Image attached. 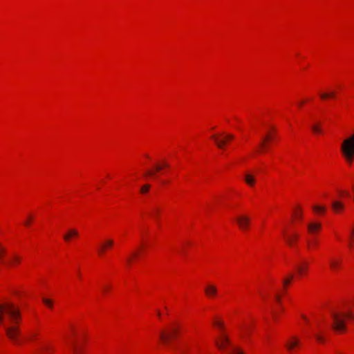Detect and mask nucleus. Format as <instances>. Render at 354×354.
Here are the masks:
<instances>
[{
  "instance_id": "1",
  "label": "nucleus",
  "mask_w": 354,
  "mask_h": 354,
  "mask_svg": "<svg viewBox=\"0 0 354 354\" xmlns=\"http://www.w3.org/2000/svg\"><path fill=\"white\" fill-rule=\"evenodd\" d=\"M8 315L10 324L6 328L7 337L14 344H21V331L19 324L21 322V314L19 308L12 303L5 302L0 304V326L3 322L4 316Z\"/></svg>"
},
{
  "instance_id": "33",
  "label": "nucleus",
  "mask_w": 354,
  "mask_h": 354,
  "mask_svg": "<svg viewBox=\"0 0 354 354\" xmlns=\"http://www.w3.org/2000/svg\"><path fill=\"white\" fill-rule=\"evenodd\" d=\"M6 254V247L0 243V263H5L3 261V258Z\"/></svg>"
},
{
  "instance_id": "29",
  "label": "nucleus",
  "mask_w": 354,
  "mask_h": 354,
  "mask_svg": "<svg viewBox=\"0 0 354 354\" xmlns=\"http://www.w3.org/2000/svg\"><path fill=\"white\" fill-rule=\"evenodd\" d=\"M313 211L316 214L324 215L326 212V207L324 206L315 205L313 207Z\"/></svg>"
},
{
  "instance_id": "20",
  "label": "nucleus",
  "mask_w": 354,
  "mask_h": 354,
  "mask_svg": "<svg viewBox=\"0 0 354 354\" xmlns=\"http://www.w3.org/2000/svg\"><path fill=\"white\" fill-rule=\"evenodd\" d=\"M213 326L217 330V334L227 333V328L224 321L220 317H216L213 320Z\"/></svg>"
},
{
  "instance_id": "8",
  "label": "nucleus",
  "mask_w": 354,
  "mask_h": 354,
  "mask_svg": "<svg viewBox=\"0 0 354 354\" xmlns=\"http://www.w3.org/2000/svg\"><path fill=\"white\" fill-rule=\"evenodd\" d=\"M322 229L323 225L320 221L312 220L306 223V232L310 236H317L322 232Z\"/></svg>"
},
{
  "instance_id": "5",
  "label": "nucleus",
  "mask_w": 354,
  "mask_h": 354,
  "mask_svg": "<svg viewBox=\"0 0 354 354\" xmlns=\"http://www.w3.org/2000/svg\"><path fill=\"white\" fill-rule=\"evenodd\" d=\"M276 137V129L274 127H268L266 129V132L262 137V139L259 144L257 151L259 153H266L271 144L274 142Z\"/></svg>"
},
{
  "instance_id": "23",
  "label": "nucleus",
  "mask_w": 354,
  "mask_h": 354,
  "mask_svg": "<svg viewBox=\"0 0 354 354\" xmlns=\"http://www.w3.org/2000/svg\"><path fill=\"white\" fill-rule=\"evenodd\" d=\"M40 337V331L39 329H32L30 330L27 335L26 339L29 342H36Z\"/></svg>"
},
{
  "instance_id": "32",
  "label": "nucleus",
  "mask_w": 354,
  "mask_h": 354,
  "mask_svg": "<svg viewBox=\"0 0 354 354\" xmlns=\"http://www.w3.org/2000/svg\"><path fill=\"white\" fill-rule=\"evenodd\" d=\"M338 197L342 200L350 198L351 194L348 190H340L338 193Z\"/></svg>"
},
{
  "instance_id": "14",
  "label": "nucleus",
  "mask_w": 354,
  "mask_h": 354,
  "mask_svg": "<svg viewBox=\"0 0 354 354\" xmlns=\"http://www.w3.org/2000/svg\"><path fill=\"white\" fill-rule=\"evenodd\" d=\"M114 240L112 239H105L102 241V243L99 245L98 248V254L100 256L104 255L106 251L111 250L114 245Z\"/></svg>"
},
{
  "instance_id": "25",
  "label": "nucleus",
  "mask_w": 354,
  "mask_h": 354,
  "mask_svg": "<svg viewBox=\"0 0 354 354\" xmlns=\"http://www.w3.org/2000/svg\"><path fill=\"white\" fill-rule=\"evenodd\" d=\"M276 301L277 304L279 305V307H276L275 308L272 309L271 315L273 319H277L280 312L282 310L280 306L281 303V299L279 296L276 297Z\"/></svg>"
},
{
  "instance_id": "26",
  "label": "nucleus",
  "mask_w": 354,
  "mask_h": 354,
  "mask_svg": "<svg viewBox=\"0 0 354 354\" xmlns=\"http://www.w3.org/2000/svg\"><path fill=\"white\" fill-rule=\"evenodd\" d=\"M295 279V274L293 273H289L283 279V288L287 289Z\"/></svg>"
},
{
  "instance_id": "39",
  "label": "nucleus",
  "mask_w": 354,
  "mask_h": 354,
  "mask_svg": "<svg viewBox=\"0 0 354 354\" xmlns=\"http://www.w3.org/2000/svg\"><path fill=\"white\" fill-rule=\"evenodd\" d=\"M33 221V216L32 215H29L27 216V218L24 221V225L26 227H29L31 225Z\"/></svg>"
},
{
  "instance_id": "28",
  "label": "nucleus",
  "mask_w": 354,
  "mask_h": 354,
  "mask_svg": "<svg viewBox=\"0 0 354 354\" xmlns=\"http://www.w3.org/2000/svg\"><path fill=\"white\" fill-rule=\"evenodd\" d=\"M332 239L334 242L340 243L343 241L342 234L337 230H334L332 232Z\"/></svg>"
},
{
  "instance_id": "30",
  "label": "nucleus",
  "mask_w": 354,
  "mask_h": 354,
  "mask_svg": "<svg viewBox=\"0 0 354 354\" xmlns=\"http://www.w3.org/2000/svg\"><path fill=\"white\" fill-rule=\"evenodd\" d=\"M311 130L314 134L319 135L322 133V126L319 123H314L311 126Z\"/></svg>"
},
{
  "instance_id": "13",
  "label": "nucleus",
  "mask_w": 354,
  "mask_h": 354,
  "mask_svg": "<svg viewBox=\"0 0 354 354\" xmlns=\"http://www.w3.org/2000/svg\"><path fill=\"white\" fill-rule=\"evenodd\" d=\"M309 263L307 261H302L297 264L295 267L297 278L306 277L308 273Z\"/></svg>"
},
{
  "instance_id": "42",
  "label": "nucleus",
  "mask_w": 354,
  "mask_h": 354,
  "mask_svg": "<svg viewBox=\"0 0 354 354\" xmlns=\"http://www.w3.org/2000/svg\"><path fill=\"white\" fill-rule=\"evenodd\" d=\"M158 316H160V311H158Z\"/></svg>"
},
{
  "instance_id": "31",
  "label": "nucleus",
  "mask_w": 354,
  "mask_h": 354,
  "mask_svg": "<svg viewBox=\"0 0 354 354\" xmlns=\"http://www.w3.org/2000/svg\"><path fill=\"white\" fill-rule=\"evenodd\" d=\"M228 354H245L243 350L239 346H232L227 352Z\"/></svg>"
},
{
  "instance_id": "7",
  "label": "nucleus",
  "mask_w": 354,
  "mask_h": 354,
  "mask_svg": "<svg viewBox=\"0 0 354 354\" xmlns=\"http://www.w3.org/2000/svg\"><path fill=\"white\" fill-rule=\"evenodd\" d=\"M214 343L219 351L225 353H227L230 351L229 348L232 345L231 339L227 333L217 334Z\"/></svg>"
},
{
  "instance_id": "15",
  "label": "nucleus",
  "mask_w": 354,
  "mask_h": 354,
  "mask_svg": "<svg viewBox=\"0 0 354 354\" xmlns=\"http://www.w3.org/2000/svg\"><path fill=\"white\" fill-rule=\"evenodd\" d=\"M80 236V232L77 229L70 228L63 234V240L65 243H69L71 241L77 239Z\"/></svg>"
},
{
  "instance_id": "41",
  "label": "nucleus",
  "mask_w": 354,
  "mask_h": 354,
  "mask_svg": "<svg viewBox=\"0 0 354 354\" xmlns=\"http://www.w3.org/2000/svg\"><path fill=\"white\" fill-rule=\"evenodd\" d=\"M301 320L303 321V322H304V324L308 325V324H309V320H308V318L307 317V316H306V315H305L302 314V315H301Z\"/></svg>"
},
{
  "instance_id": "4",
  "label": "nucleus",
  "mask_w": 354,
  "mask_h": 354,
  "mask_svg": "<svg viewBox=\"0 0 354 354\" xmlns=\"http://www.w3.org/2000/svg\"><path fill=\"white\" fill-rule=\"evenodd\" d=\"M181 326L178 322H173L162 329L159 334L160 340L164 345L169 344L180 333Z\"/></svg>"
},
{
  "instance_id": "6",
  "label": "nucleus",
  "mask_w": 354,
  "mask_h": 354,
  "mask_svg": "<svg viewBox=\"0 0 354 354\" xmlns=\"http://www.w3.org/2000/svg\"><path fill=\"white\" fill-rule=\"evenodd\" d=\"M210 138L214 142L218 148L224 149L227 145L234 139V136L228 133H218L212 134Z\"/></svg>"
},
{
  "instance_id": "2",
  "label": "nucleus",
  "mask_w": 354,
  "mask_h": 354,
  "mask_svg": "<svg viewBox=\"0 0 354 354\" xmlns=\"http://www.w3.org/2000/svg\"><path fill=\"white\" fill-rule=\"evenodd\" d=\"M354 319V313L351 310H339L333 315L332 326L338 333L346 331V323Z\"/></svg>"
},
{
  "instance_id": "16",
  "label": "nucleus",
  "mask_w": 354,
  "mask_h": 354,
  "mask_svg": "<svg viewBox=\"0 0 354 354\" xmlns=\"http://www.w3.org/2000/svg\"><path fill=\"white\" fill-rule=\"evenodd\" d=\"M329 268L333 272H338L343 268V260L341 257H332L328 262Z\"/></svg>"
},
{
  "instance_id": "22",
  "label": "nucleus",
  "mask_w": 354,
  "mask_h": 354,
  "mask_svg": "<svg viewBox=\"0 0 354 354\" xmlns=\"http://www.w3.org/2000/svg\"><path fill=\"white\" fill-rule=\"evenodd\" d=\"M243 181L249 187L251 188L254 187L257 183L255 176L250 172H247L244 174Z\"/></svg>"
},
{
  "instance_id": "34",
  "label": "nucleus",
  "mask_w": 354,
  "mask_h": 354,
  "mask_svg": "<svg viewBox=\"0 0 354 354\" xmlns=\"http://www.w3.org/2000/svg\"><path fill=\"white\" fill-rule=\"evenodd\" d=\"M43 304L48 308H53V301L51 299L44 297L42 299Z\"/></svg>"
},
{
  "instance_id": "27",
  "label": "nucleus",
  "mask_w": 354,
  "mask_h": 354,
  "mask_svg": "<svg viewBox=\"0 0 354 354\" xmlns=\"http://www.w3.org/2000/svg\"><path fill=\"white\" fill-rule=\"evenodd\" d=\"M336 97V92L334 91L329 92H324L320 93V98L322 100H326L328 99H334Z\"/></svg>"
},
{
  "instance_id": "3",
  "label": "nucleus",
  "mask_w": 354,
  "mask_h": 354,
  "mask_svg": "<svg viewBox=\"0 0 354 354\" xmlns=\"http://www.w3.org/2000/svg\"><path fill=\"white\" fill-rule=\"evenodd\" d=\"M339 150L346 164L351 166L354 163V133L343 140Z\"/></svg>"
},
{
  "instance_id": "11",
  "label": "nucleus",
  "mask_w": 354,
  "mask_h": 354,
  "mask_svg": "<svg viewBox=\"0 0 354 354\" xmlns=\"http://www.w3.org/2000/svg\"><path fill=\"white\" fill-rule=\"evenodd\" d=\"M283 238L286 244L290 247H295L299 241V234L296 232H283Z\"/></svg>"
},
{
  "instance_id": "40",
  "label": "nucleus",
  "mask_w": 354,
  "mask_h": 354,
  "mask_svg": "<svg viewBox=\"0 0 354 354\" xmlns=\"http://www.w3.org/2000/svg\"><path fill=\"white\" fill-rule=\"evenodd\" d=\"M138 255V253L136 252H133L129 257L127 259V261L128 263H131L133 261V259L136 258Z\"/></svg>"
},
{
  "instance_id": "12",
  "label": "nucleus",
  "mask_w": 354,
  "mask_h": 354,
  "mask_svg": "<svg viewBox=\"0 0 354 354\" xmlns=\"http://www.w3.org/2000/svg\"><path fill=\"white\" fill-rule=\"evenodd\" d=\"M310 328L317 342L319 344H324L325 337L322 333L324 330V327L316 323L310 325Z\"/></svg>"
},
{
  "instance_id": "9",
  "label": "nucleus",
  "mask_w": 354,
  "mask_h": 354,
  "mask_svg": "<svg viewBox=\"0 0 354 354\" xmlns=\"http://www.w3.org/2000/svg\"><path fill=\"white\" fill-rule=\"evenodd\" d=\"M236 222L242 232H248L251 225V218L248 214H241L236 217Z\"/></svg>"
},
{
  "instance_id": "18",
  "label": "nucleus",
  "mask_w": 354,
  "mask_h": 354,
  "mask_svg": "<svg viewBox=\"0 0 354 354\" xmlns=\"http://www.w3.org/2000/svg\"><path fill=\"white\" fill-rule=\"evenodd\" d=\"M169 167V165L166 161H162L160 162L157 163L154 167L148 171L147 175L149 176H154L158 173L163 171L165 169Z\"/></svg>"
},
{
  "instance_id": "24",
  "label": "nucleus",
  "mask_w": 354,
  "mask_h": 354,
  "mask_svg": "<svg viewBox=\"0 0 354 354\" xmlns=\"http://www.w3.org/2000/svg\"><path fill=\"white\" fill-rule=\"evenodd\" d=\"M332 209L335 213L339 214L344 211V204L342 201L335 200L332 203Z\"/></svg>"
},
{
  "instance_id": "37",
  "label": "nucleus",
  "mask_w": 354,
  "mask_h": 354,
  "mask_svg": "<svg viewBox=\"0 0 354 354\" xmlns=\"http://www.w3.org/2000/svg\"><path fill=\"white\" fill-rule=\"evenodd\" d=\"M317 245V243L315 240H307L306 241V248L308 250H311L313 248L316 247Z\"/></svg>"
},
{
  "instance_id": "38",
  "label": "nucleus",
  "mask_w": 354,
  "mask_h": 354,
  "mask_svg": "<svg viewBox=\"0 0 354 354\" xmlns=\"http://www.w3.org/2000/svg\"><path fill=\"white\" fill-rule=\"evenodd\" d=\"M150 187H151V185H149V184H145V185H142V186L140 187V192L142 194H147V193L149 192Z\"/></svg>"
},
{
  "instance_id": "10",
  "label": "nucleus",
  "mask_w": 354,
  "mask_h": 354,
  "mask_svg": "<svg viewBox=\"0 0 354 354\" xmlns=\"http://www.w3.org/2000/svg\"><path fill=\"white\" fill-rule=\"evenodd\" d=\"M301 339L296 335H290L285 342V347L289 352H293L300 347Z\"/></svg>"
},
{
  "instance_id": "36",
  "label": "nucleus",
  "mask_w": 354,
  "mask_h": 354,
  "mask_svg": "<svg viewBox=\"0 0 354 354\" xmlns=\"http://www.w3.org/2000/svg\"><path fill=\"white\" fill-rule=\"evenodd\" d=\"M349 247L351 249H354V225L352 227L350 232Z\"/></svg>"
},
{
  "instance_id": "21",
  "label": "nucleus",
  "mask_w": 354,
  "mask_h": 354,
  "mask_svg": "<svg viewBox=\"0 0 354 354\" xmlns=\"http://www.w3.org/2000/svg\"><path fill=\"white\" fill-rule=\"evenodd\" d=\"M292 218L298 222L304 218V209L300 205H296L292 209Z\"/></svg>"
},
{
  "instance_id": "19",
  "label": "nucleus",
  "mask_w": 354,
  "mask_h": 354,
  "mask_svg": "<svg viewBox=\"0 0 354 354\" xmlns=\"http://www.w3.org/2000/svg\"><path fill=\"white\" fill-rule=\"evenodd\" d=\"M21 262L22 257L18 254H13L8 258L7 261L4 264L14 268L20 265Z\"/></svg>"
},
{
  "instance_id": "17",
  "label": "nucleus",
  "mask_w": 354,
  "mask_h": 354,
  "mask_svg": "<svg viewBox=\"0 0 354 354\" xmlns=\"http://www.w3.org/2000/svg\"><path fill=\"white\" fill-rule=\"evenodd\" d=\"M218 291L217 286L212 283H207L204 288L205 295L208 299H215L218 295Z\"/></svg>"
},
{
  "instance_id": "35",
  "label": "nucleus",
  "mask_w": 354,
  "mask_h": 354,
  "mask_svg": "<svg viewBox=\"0 0 354 354\" xmlns=\"http://www.w3.org/2000/svg\"><path fill=\"white\" fill-rule=\"evenodd\" d=\"M73 351L74 354H82V349L77 342L73 343Z\"/></svg>"
}]
</instances>
